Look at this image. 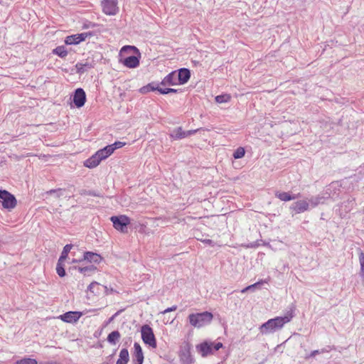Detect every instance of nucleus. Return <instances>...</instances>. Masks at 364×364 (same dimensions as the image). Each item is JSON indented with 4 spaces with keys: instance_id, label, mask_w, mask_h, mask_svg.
Masks as SVG:
<instances>
[{
    "instance_id": "obj_1",
    "label": "nucleus",
    "mask_w": 364,
    "mask_h": 364,
    "mask_svg": "<svg viewBox=\"0 0 364 364\" xmlns=\"http://www.w3.org/2000/svg\"><path fill=\"white\" fill-rule=\"evenodd\" d=\"M293 316V311L291 310V312L288 315L271 318L259 327L260 332L262 334H267L281 329L285 323L291 321Z\"/></svg>"
},
{
    "instance_id": "obj_2",
    "label": "nucleus",
    "mask_w": 364,
    "mask_h": 364,
    "mask_svg": "<svg viewBox=\"0 0 364 364\" xmlns=\"http://www.w3.org/2000/svg\"><path fill=\"white\" fill-rule=\"evenodd\" d=\"M213 318V314L208 311L191 314L188 316L190 323L196 328H200L210 323Z\"/></svg>"
},
{
    "instance_id": "obj_3",
    "label": "nucleus",
    "mask_w": 364,
    "mask_h": 364,
    "mask_svg": "<svg viewBox=\"0 0 364 364\" xmlns=\"http://www.w3.org/2000/svg\"><path fill=\"white\" fill-rule=\"evenodd\" d=\"M0 203L4 209L11 210L17 205L16 197L6 190H0Z\"/></svg>"
},
{
    "instance_id": "obj_4",
    "label": "nucleus",
    "mask_w": 364,
    "mask_h": 364,
    "mask_svg": "<svg viewBox=\"0 0 364 364\" xmlns=\"http://www.w3.org/2000/svg\"><path fill=\"white\" fill-rule=\"evenodd\" d=\"M141 338L144 343L149 345L153 348L157 346L156 340L153 329L147 324L141 326Z\"/></svg>"
},
{
    "instance_id": "obj_5",
    "label": "nucleus",
    "mask_w": 364,
    "mask_h": 364,
    "mask_svg": "<svg viewBox=\"0 0 364 364\" xmlns=\"http://www.w3.org/2000/svg\"><path fill=\"white\" fill-rule=\"evenodd\" d=\"M110 220L113 223V227L121 232H127V226L130 224V218L125 215L112 216Z\"/></svg>"
},
{
    "instance_id": "obj_6",
    "label": "nucleus",
    "mask_w": 364,
    "mask_h": 364,
    "mask_svg": "<svg viewBox=\"0 0 364 364\" xmlns=\"http://www.w3.org/2000/svg\"><path fill=\"white\" fill-rule=\"evenodd\" d=\"M292 215L294 214H300L310 210V203L308 199L299 200L291 203L289 207Z\"/></svg>"
},
{
    "instance_id": "obj_7",
    "label": "nucleus",
    "mask_w": 364,
    "mask_h": 364,
    "mask_svg": "<svg viewBox=\"0 0 364 364\" xmlns=\"http://www.w3.org/2000/svg\"><path fill=\"white\" fill-rule=\"evenodd\" d=\"M92 35L93 33L90 31L68 36L65 39V43L66 45H77L80 43L85 41L87 37H90Z\"/></svg>"
},
{
    "instance_id": "obj_8",
    "label": "nucleus",
    "mask_w": 364,
    "mask_h": 364,
    "mask_svg": "<svg viewBox=\"0 0 364 364\" xmlns=\"http://www.w3.org/2000/svg\"><path fill=\"white\" fill-rule=\"evenodd\" d=\"M103 12L107 15H115L118 11L117 0H102Z\"/></svg>"
},
{
    "instance_id": "obj_9",
    "label": "nucleus",
    "mask_w": 364,
    "mask_h": 364,
    "mask_svg": "<svg viewBox=\"0 0 364 364\" xmlns=\"http://www.w3.org/2000/svg\"><path fill=\"white\" fill-rule=\"evenodd\" d=\"M73 102L77 108L84 106L86 102V94L82 88H77L75 90Z\"/></svg>"
},
{
    "instance_id": "obj_10",
    "label": "nucleus",
    "mask_w": 364,
    "mask_h": 364,
    "mask_svg": "<svg viewBox=\"0 0 364 364\" xmlns=\"http://www.w3.org/2000/svg\"><path fill=\"white\" fill-rule=\"evenodd\" d=\"M180 361L182 364H193L194 358L191 353V347L187 344L184 349L181 350L179 353Z\"/></svg>"
},
{
    "instance_id": "obj_11",
    "label": "nucleus",
    "mask_w": 364,
    "mask_h": 364,
    "mask_svg": "<svg viewBox=\"0 0 364 364\" xmlns=\"http://www.w3.org/2000/svg\"><path fill=\"white\" fill-rule=\"evenodd\" d=\"M176 71L177 82H179V85L186 84L191 77V70L188 68H183Z\"/></svg>"
},
{
    "instance_id": "obj_12",
    "label": "nucleus",
    "mask_w": 364,
    "mask_h": 364,
    "mask_svg": "<svg viewBox=\"0 0 364 364\" xmlns=\"http://www.w3.org/2000/svg\"><path fill=\"white\" fill-rule=\"evenodd\" d=\"M82 316L80 311H68L60 316V319L67 323L76 322Z\"/></svg>"
},
{
    "instance_id": "obj_13",
    "label": "nucleus",
    "mask_w": 364,
    "mask_h": 364,
    "mask_svg": "<svg viewBox=\"0 0 364 364\" xmlns=\"http://www.w3.org/2000/svg\"><path fill=\"white\" fill-rule=\"evenodd\" d=\"M213 343L204 341L196 346L198 351L201 354L202 357H206L213 353Z\"/></svg>"
},
{
    "instance_id": "obj_14",
    "label": "nucleus",
    "mask_w": 364,
    "mask_h": 364,
    "mask_svg": "<svg viewBox=\"0 0 364 364\" xmlns=\"http://www.w3.org/2000/svg\"><path fill=\"white\" fill-rule=\"evenodd\" d=\"M120 62L126 67L129 68H135L139 65V57L135 55H130L120 59Z\"/></svg>"
},
{
    "instance_id": "obj_15",
    "label": "nucleus",
    "mask_w": 364,
    "mask_h": 364,
    "mask_svg": "<svg viewBox=\"0 0 364 364\" xmlns=\"http://www.w3.org/2000/svg\"><path fill=\"white\" fill-rule=\"evenodd\" d=\"M134 353L133 356L134 364H143L144 354L141 346L138 343L134 344Z\"/></svg>"
},
{
    "instance_id": "obj_16",
    "label": "nucleus",
    "mask_w": 364,
    "mask_h": 364,
    "mask_svg": "<svg viewBox=\"0 0 364 364\" xmlns=\"http://www.w3.org/2000/svg\"><path fill=\"white\" fill-rule=\"evenodd\" d=\"M177 71L174 70L168 74L161 82V85L166 86H173L176 85H179V82H177Z\"/></svg>"
},
{
    "instance_id": "obj_17",
    "label": "nucleus",
    "mask_w": 364,
    "mask_h": 364,
    "mask_svg": "<svg viewBox=\"0 0 364 364\" xmlns=\"http://www.w3.org/2000/svg\"><path fill=\"white\" fill-rule=\"evenodd\" d=\"M82 259L86 260L90 263L100 264L102 260V257L100 255L95 252H85L83 254Z\"/></svg>"
},
{
    "instance_id": "obj_18",
    "label": "nucleus",
    "mask_w": 364,
    "mask_h": 364,
    "mask_svg": "<svg viewBox=\"0 0 364 364\" xmlns=\"http://www.w3.org/2000/svg\"><path fill=\"white\" fill-rule=\"evenodd\" d=\"M274 195H275L276 198H277L280 200L284 201V202L294 200L296 198H298L300 196V193L293 194L290 192H281V191H276Z\"/></svg>"
},
{
    "instance_id": "obj_19",
    "label": "nucleus",
    "mask_w": 364,
    "mask_h": 364,
    "mask_svg": "<svg viewBox=\"0 0 364 364\" xmlns=\"http://www.w3.org/2000/svg\"><path fill=\"white\" fill-rule=\"evenodd\" d=\"M101 161L102 160L100 159V157L99 155H97L96 152L85 161L84 165L87 168H93L97 166Z\"/></svg>"
},
{
    "instance_id": "obj_20",
    "label": "nucleus",
    "mask_w": 364,
    "mask_h": 364,
    "mask_svg": "<svg viewBox=\"0 0 364 364\" xmlns=\"http://www.w3.org/2000/svg\"><path fill=\"white\" fill-rule=\"evenodd\" d=\"M114 152V149L112 146L107 145L103 149L97 151V155H99L100 159L102 161L109 157Z\"/></svg>"
},
{
    "instance_id": "obj_21",
    "label": "nucleus",
    "mask_w": 364,
    "mask_h": 364,
    "mask_svg": "<svg viewBox=\"0 0 364 364\" xmlns=\"http://www.w3.org/2000/svg\"><path fill=\"white\" fill-rule=\"evenodd\" d=\"M170 137L174 140H179L186 138V131H183L181 127H178L171 132Z\"/></svg>"
},
{
    "instance_id": "obj_22",
    "label": "nucleus",
    "mask_w": 364,
    "mask_h": 364,
    "mask_svg": "<svg viewBox=\"0 0 364 364\" xmlns=\"http://www.w3.org/2000/svg\"><path fill=\"white\" fill-rule=\"evenodd\" d=\"M326 198H327L321 195L311 197V198L308 199V201L310 203V208H315L319 204H323Z\"/></svg>"
},
{
    "instance_id": "obj_23",
    "label": "nucleus",
    "mask_w": 364,
    "mask_h": 364,
    "mask_svg": "<svg viewBox=\"0 0 364 364\" xmlns=\"http://www.w3.org/2000/svg\"><path fill=\"white\" fill-rule=\"evenodd\" d=\"M119 358L116 364H127L129 360V351L127 348L120 350Z\"/></svg>"
},
{
    "instance_id": "obj_24",
    "label": "nucleus",
    "mask_w": 364,
    "mask_h": 364,
    "mask_svg": "<svg viewBox=\"0 0 364 364\" xmlns=\"http://www.w3.org/2000/svg\"><path fill=\"white\" fill-rule=\"evenodd\" d=\"M92 64L88 62H86L85 63H77L75 65L76 73L77 74L81 75L85 72L87 71L89 69L92 68Z\"/></svg>"
},
{
    "instance_id": "obj_25",
    "label": "nucleus",
    "mask_w": 364,
    "mask_h": 364,
    "mask_svg": "<svg viewBox=\"0 0 364 364\" xmlns=\"http://www.w3.org/2000/svg\"><path fill=\"white\" fill-rule=\"evenodd\" d=\"M102 287L103 289H105V292L107 294V287H105V286H100V284L99 283H97V282H92L87 287V290L90 291V292L92 293H94L95 294H100V288Z\"/></svg>"
},
{
    "instance_id": "obj_26",
    "label": "nucleus",
    "mask_w": 364,
    "mask_h": 364,
    "mask_svg": "<svg viewBox=\"0 0 364 364\" xmlns=\"http://www.w3.org/2000/svg\"><path fill=\"white\" fill-rule=\"evenodd\" d=\"M77 269L85 276H90L94 272L97 270V267L94 264H91L84 267H78Z\"/></svg>"
},
{
    "instance_id": "obj_27",
    "label": "nucleus",
    "mask_w": 364,
    "mask_h": 364,
    "mask_svg": "<svg viewBox=\"0 0 364 364\" xmlns=\"http://www.w3.org/2000/svg\"><path fill=\"white\" fill-rule=\"evenodd\" d=\"M120 337V333L118 331H114L108 335L107 340L110 344L115 345L119 341Z\"/></svg>"
},
{
    "instance_id": "obj_28",
    "label": "nucleus",
    "mask_w": 364,
    "mask_h": 364,
    "mask_svg": "<svg viewBox=\"0 0 364 364\" xmlns=\"http://www.w3.org/2000/svg\"><path fill=\"white\" fill-rule=\"evenodd\" d=\"M159 90H160V87H159V85H155L154 82H151L147 85L141 87L139 92L142 94H146L151 91L156 90L159 92Z\"/></svg>"
},
{
    "instance_id": "obj_29",
    "label": "nucleus",
    "mask_w": 364,
    "mask_h": 364,
    "mask_svg": "<svg viewBox=\"0 0 364 364\" xmlns=\"http://www.w3.org/2000/svg\"><path fill=\"white\" fill-rule=\"evenodd\" d=\"M52 53L55 55H57L61 58H64L68 55V50H66L64 46H59L54 48Z\"/></svg>"
},
{
    "instance_id": "obj_30",
    "label": "nucleus",
    "mask_w": 364,
    "mask_h": 364,
    "mask_svg": "<svg viewBox=\"0 0 364 364\" xmlns=\"http://www.w3.org/2000/svg\"><path fill=\"white\" fill-rule=\"evenodd\" d=\"M73 247V245L68 244L64 247L61 252V255L58 259L60 262H65V260L68 258V254L70 252V250Z\"/></svg>"
},
{
    "instance_id": "obj_31",
    "label": "nucleus",
    "mask_w": 364,
    "mask_h": 364,
    "mask_svg": "<svg viewBox=\"0 0 364 364\" xmlns=\"http://www.w3.org/2000/svg\"><path fill=\"white\" fill-rule=\"evenodd\" d=\"M56 272L60 277H63L65 276L66 272L64 267V262H60V260H58L56 265Z\"/></svg>"
},
{
    "instance_id": "obj_32",
    "label": "nucleus",
    "mask_w": 364,
    "mask_h": 364,
    "mask_svg": "<svg viewBox=\"0 0 364 364\" xmlns=\"http://www.w3.org/2000/svg\"><path fill=\"white\" fill-rule=\"evenodd\" d=\"M358 259L360 265V275L364 277V252L359 250Z\"/></svg>"
},
{
    "instance_id": "obj_33",
    "label": "nucleus",
    "mask_w": 364,
    "mask_h": 364,
    "mask_svg": "<svg viewBox=\"0 0 364 364\" xmlns=\"http://www.w3.org/2000/svg\"><path fill=\"white\" fill-rule=\"evenodd\" d=\"M266 282L264 280H260L253 284L249 285L247 287L244 288L242 290H241L242 293H245L249 290L254 291L256 288L259 287L261 284L265 283Z\"/></svg>"
},
{
    "instance_id": "obj_34",
    "label": "nucleus",
    "mask_w": 364,
    "mask_h": 364,
    "mask_svg": "<svg viewBox=\"0 0 364 364\" xmlns=\"http://www.w3.org/2000/svg\"><path fill=\"white\" fill-rule=\"evenodd\" d=\"M231 97L228 94H223L215 97V101L218 103L228 102L230 100Z\"/></svg>"
},
{
    "instance_id": "obj_35",
    "label": "nucleus",
    "mask_w": 364,
    "mask_h": 364,
    "mask_svg": "<svg viewBox=\"0 0 364 364\" xmlns=\"http://www.w3.org/2000/svg\"><path fill=\"white\" fill-rule=\"evenodd\" d=\"M15 364H38V362L34 358H23L16 361Z\"/></svg>"
},
{
    "instance_id": "obj_36",
    "label": "nucleus",
    "mask_w": 364,
    "mask_h": 364,
    "mask_svg": "<svg viewBox=\"0 0 364 364\" xmlns=\"http://www.w3.org/2000/svg\"><path fill=\"white\" fill-rule=\"evenodd\" d=\"M181 92L180 89H173V88H161L159 90V92L161 95H167L169 93H177Z\"/></svg>"
},
{
    "instance_id": "obj_37",
    "label": "nucleus",
    "mask_w": 364,
    "mask_h": 364,
    "mask_svg": "<svg viewBox=\"0 0 364 364\" xmlns=\"http://www.w3.org/2000/svg\"><path fill=\"white\" fill-rule=\"evenodd\" d=\"M245 151L242 147L237 148L233 153V157L235 159H241L245 156Z\"/></svg>"
},
{
    "instance_id": "obj_38",
    "label": "nucleus",
    "mask_w": 364,
    "mask_h": 364,
    "mask_svg": "<svg viewBox=\"0 0 364 364\" xmlns=\"http://www.w3.org/2000/svg\"><path fill=\"white\" fill-rule=\"evenodd\" d=\"M129 50H134L139 52V50L136 47H134V46H124L122 47V48L120 50V55H122V53L127 52Z\"/></svg>"
},
{
    "instance_id": "obj_39",
    "label": "nucleus",
    "mask_w": 364,
    "mask_h": 364,
    "mask_svg": "<svg viewBox=\"0 0 364 364\" xmlns=\"http://www.w3.org/2000/svg\"><path fill=\"white\" fill-rule=\"evenodd\" d=\"M336 348L334 346H326L325 348L319 350L320 353H328L332 350H335Z\"/></svg>"
},
{
    "instance_id": "obj_40",
    "label": "nucleus",
    "mask_w": 364,
    "mask_h": 364,
    "mask_svg": "<svg viewBox=\"0 0 364 364\" xmlns=\"http://www.w3.org/2000/svg\"><path fill=\"white\" fill-rule=\"evenodd\" d=\"M201 130H205V129H204V128L201 127V128L196 129H191V130L186 131V137L190 136Z\"/></svg>"
},
{
    "instance_id": "obj_41",
    "label": "nucleus",
    "mask_w": 364,
    "mask_h": 364,
    "mask_svg": "<svg viewBox=\"0 0 364 364\" xmlns=\"http://www.w3.org/2000/svg\"><path fill=\"white\" fill-rule=\"evenodd\" d=\"M124 145H125L124 142L116 141L114 144H110L109 146H112V148L114 149V151L117 149H119V148H121V147L124 146Z\"/></svg>"
},
{
    "instance_id": "obj_42",
    "label": "nucleus",
    "mask_w": 364,
    "mask_h": 364,
    "mask_svg": "<svg viewBox=\"0 0 364 364\" xmlns=\"http://www.w3.org/2000/svg\"><path fill=\"white\" fill-rule=\"evenodd\" d=\"M88 196L103 198V195L100 192L91 190L89 191Z\"/></svg>"
},
{
    "instance_id": "obj_43",
    "label": "nucleus",
    "mask_w": 364,
    "mask_h": 364,
    "mask_svg": "<svg viewBox=\"0 0 364 364\" xmlns=\"http://www.w3.org/2000/svg\"><path fill=\"white\" fill-rule=\"evenodd\" d=\"M176 309H177V306L174 305V306H172L171 307L167 308L166 309H165L164 311H161V313L163 314H166L167 313L176 311Z\"/></svg>"
},
{
    "instance_id": "obj_44",
    "label": "nucleus",
    "mask_w": 364,
    "mask_h": 364,
    "mask_svg": "<svg viewBox=\"0 0 364 364\" xmlns=\"http://www.w3.org/2000/svg\"><path fill=\"white\" fill-rule=\"evenodd\" d=\"M223 345L220 342L213 343V352L218 350L219 349L223 348Z\"/></svg>"
},
{
    "instance_id": "obj_45",
    "label": "nucleus",
    "mask_w": 364,
    "mask_h": 364,
    "mask_svg": "<svg viewBox=\"0 0 364 364\" xmlns=\"http://www.w3.org/2000/svg\"><path fill=\"white\" fill-rule=\"evenodd\" d=\"M321 354L319 350H315L311 352V353L305 357V359L308 360L310 358L315 357L316 355Z\"/></svg>"
},
{
    "instance_id": "obj_46",
    "label": "nucleus",
    "mask_w": 364,
    "mask_h": 364,
    "mask_svg": "<svg viewBox=\"0 0 364 364\" xmlns=\"http://www.w3.org/2000/svg\"><path fill=\"white\" fill-rule=\"evenodd\" d=\"M201 242H203L204 244L208 245L211 247H214L215 245V242L210 239L201 240Z\"/></svg>"
},
{
    "instance_id": "obj_47",
    "label": "nucleus",
    "mask_w": 364,
    "mask_h": 364,
    "mask_svg": "<svg viewBox=\"0 0 364 364\" xmlns=\"http://www.w3.org/2000/svg\"><path fill=\"white\" fill-rule=\"evenodd\" d=\"M62 191H63V189H61V188L51 189V190L47 191V193L51 195L53 193H56L62 192Z\"/></svg>"
},
{
    "instance_id": "obj_48",
    "label": "nucleus",
    "mask_w": 364,
    "mask_h": 364,
    "mask_svg": "<svg viewBox=\"0 0 364 364\" xmlns=\"http://www.w3.org/2000/svg\"><path fill=\"white\" fill-rule=\"evenodd\" d=\"M89 191L90 190L82 189V190L80 191V194L81 196H84V195L88 196Z\"/></svg>"
},
{
    "instance_id": "obj_49",
    "label": "nucleus",
    "mask_w": 364,
    "mask_h": 364,
    "mask_svg": "<svg viewBox=\"0 0 364 364\" xmlns=\"http://www.w3.org/2000/svg\"><path fill=\"white\" fill-rule=\"evenodd\" d=\"M95 23H89V24H85V25L83 26V28H90V27L94 28V27H95Z\"/></svg>"
},
{
    "instance_id": "obj_50",
    "label": "nucleus",
    "mask_w": 364,
    "mask_h": 364,
    "mask_svg": "<svg viewBox=\"0 0 364 364\" xmlns=\"http://www.w3.org/2000/svg\"><path fill=\"white\" fill-rule=\"evenodd\" d=\"M120 311H117V313H115V314H114L112 317H110V318H109V321H108V322H111V321L114 319V318L115 316H117L120 313Z\"/></svg>"
},
{
    "instance_id": "obj_51",
    "label": "nucleus",
    "mask_w": 364,
    "mask_h": 364,
    "mask_svg": "<svg viewBox=\"0 0 364 364\" xmlns=\"http://www.w3.org/2000/svg\"><path fill=\"white\" fill-rule=\"evenodd\" d=\"M82 261H84V260L82 259H82H78V260H77V259H73V261H72V263L80 262H82Z\"/></svg>"
},
{
    "instance_id": "obj_52",
    "label": "nucleus",
    "mask_w": 364,
    "mask_h": 364,
    "mask_svg": "<svg viewBox=\"0 0 364 364\" xmlns=\"http://www.w3.org/2000/svg\"><path fill=\"white\" fill-rule=\"evenodd\" d=\"M56 197L60 198L62 196V192L56 193Z\"/></svg>"
},
{
    "instance_id": "obj_53",
    "label": "nucleus",
    "mask_w": 364,
    "mask_h": 364,
    "mask_svg": "<svg viewBox=\"0 0 364 364\" xmlns=\"http://www.w3.org/2000/svg\"><path fill=\"white\" fill-rule=\"evenodd\" d=\"M233 299H235V297L233 296H230L229 297V300H233Z\"/></svg>"
},
{
    "instance_id": "obj_54",
    "label": "nucleus",
    "mask_w": 364,
    "mask_h": 364,
    "mask_svg": "<svg viewBox=\"0 0 364 364\" xmlns=\"http://www.w3.org/2000/svg\"><path fill=\"white\" fill-rule=\"evenodd\" d=\"M102 364H109V363H106V362H105V363H103Z\"/></svg>"
},
{
    "instance_id": "obj_55",
    "label": "nucleus",
    "mask_w": 364,
    "mask_h": 364,
    "mask_svg": "<svg viewBox=\"0 0 364 364\" xmlns=\"http://www.w3.org/2000/svg\"><path fill=\"white\" fill-rule=\"evenodd\" d=\"M218 364H220V363H218Z\"/></svg>"
}]
</instances>
